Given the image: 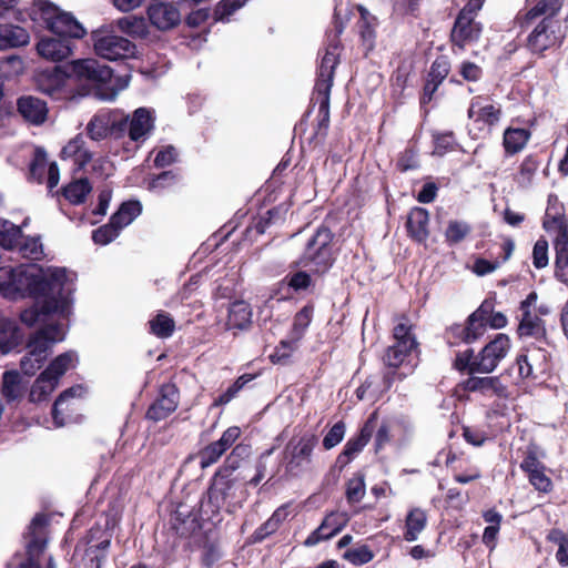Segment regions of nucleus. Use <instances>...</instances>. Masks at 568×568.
I'll use <instances>...</instances> for the list:
<instances>
[{
    "mask_svg": "<svg viewBox=\"0 0 568 568\" xmlns=\"http://www.w3.org/2000/svg\"><path fill=\"white\" fill-rule=\"evenodd\" d=\"M72 285L65 268H41L37 265H19L16 268H0V293L9 300L24 296L39 298L48 292L64 290Z\"/></svg>",
    "mask_w": 568,
    "mask_h": 568,
    "instance_id": "1",
    "label": "nucleus"
},
{
    "mask_svg": "<svg viewBox=\"0 0 568 568\" xmlns=\"http://www.w3.org/2000/svg\"><path fill=\"white\" fill-rule=\"evenodd\" d=\"M565 0H538L536 3L519 10L514 19V28L521 31L530 27L538 18L537 23L527 39L528 48L536 53L544 52L557 42L554 18L564 6Z\"/></svg>",
    "mask_w": 568,
    "mask_h": 568,
    "instance_id": "2",
    "label": "nucleus"
},
{
    "mask_svg": "<svg viewBox=\"0 0 568 568\" xmlns=\"http://www.w3.org/2000/svg\"><path fill=\"white\" fill-rule=\"evenodd\" d=\"M71 72L79 81L88 82L94 90V95L103 101L114 100L129 85L128 75L114 79L112 70L95 59L73 61Z\"/></svg>",
    "mask_w": 568,
    "mask_h": 568,
    "instance_id": "3",
    "label": "nucleus"
},
{
    "mask_svg": "<svg viewBox=\"0 0 568 568\" xmlns=\"http://www.w3.org/2000/svg\"><path fill=\"white\" fill-rule=\"evenodd\" d=\"M72 285H69L64 286V290H55V294L48 292L45 295L34 298V305L21 312V322L28 326H33L38 323H45L53 316L67 318L72 304Z\"/></svg>",
    "mask_w": 568,
    "mask_h": 568,
    "instance_id": "4",
    "label": "nucleus"
},
{
    "mask_svg": "<svg viewBox=\"0 0 568 568\" xmlns=\"http://www.w3.org/2000/svg\"><path fill=\"white\" fill-rule=\"evenodd\" d=\"M65 326L62 323L47 324L28 342V353L21 358L20 366L26 375H33L45 362L53 344L63 341Z\"/></svg>",
    "mask_w": 568,
    "mask_h": 568,
    "instance_id": "5",
    "label": "nucleus"
},
{
    "mask_svg": "<svg viewBox=\"0 0 568 568\" xmlns=\"http://www.w3.org/2000/svg\"><path fill=\"white\" fill-rule=\"evenodd\" d=\"M339 48L337 43L329 44L321 59L315 92L320 103L318 111L323 115V121L327 122L329 118V97L333 87L335 69L339 62Z\"/></svg>",
    "mask_w": 568,
    "mask_h": 568,
    "instance_id": "6",
    "label": "nucleus"
},
{
    "mask_svg": "<svg viewBox=\"0 0 568 568\" xmlns=\"http://www.w3.org/2000/svg\"><path fill=\"white\" fill-rule=\"evenodd\" d=\"M332 232L320 227L307 242L301 264L315 273L326 272L333 264Z\"/></svg>",
    "mask_w": 568,
    "mask_h": 568,
    "instance_id": "7",
    "label": "nucleus"
},
{
    "mask_svg": "<svg viewBox=\"0 0 568 568\" xmlns=\"http://www.w3.org/2000/svg\"><path fill=\"white\" fill-rule=\"evenodd\" d=\"M94 52L106 60L116 61L135 57L136 47L129 39L106 29L92 32Z\"/></svg>",
    "mask_w": 568,
    "mask_h": 568,
    "instance_id": "8",
    "label": "nucleus"
},
{
    "mask_svg": "<svg viewBox=\"0 0 568 568\" xmlns=\"http://www.w3.org/2000/svg\"><path fill=\"white\" fill-rule=\"evenodd\" d=\"M467 114L474 124L469 133L474 138H480L489 134L491 128L499 122L501 108L489 98L477 95L471 99Z\"/></svg>",
    "mask_w": 568,
    "mask_h": 568,
    "instance_id": "9",
    "label": "nucleus"
},
{
    "mask_svg": "<svg viewBox=\"0 0 568 568\" xmlns=\"http://www.w3.org/2000/svg\"><path fill=\"white\" fill-rule=\"evenodd\" d=\"M317 445V437L306 434L297 439H291L285 447V469L292 476L303 473L312 463L313 450Z\"/></svg>",
    "mask_w": 568,
    "mask_h": 568,
    "instance_id": "10",
    "label": "nucleus"
},
{
    "mask_svg": "<svg viewBox=\"0 0 568 568\" xmlns=\"http://www.w3.org/2000/svg\"><path fill=\"white\" fill-rule=\"evenodd\" d=\"M412 325L406 322H399L394 327V344L390 345L383 357L384 364L389 368L402 366L413 349L417 347V342L412 333Z\"/></svg>",
    "mask_w": 568,
    "mask_h": 568,
    "instance_id": "11",
    "label": "nucleus"
},
{
    "mask_svg": "<svg viewBox=\"0 0 568 568\" xmlns=\"http://www.w3.org/2000/svg\"><path fill=\"white\" fill-rule=\"evenodd\" d=\"M510 346L508 335L497 334L474 358L471 369L481 374L494 372L498 364L507 356Z\"/></svg>",
    "mask_w": 568,
    "mask_h": 568,
    "instance_id": "12",
    "label": "nucleus"
},
{
    "mask_svg": "<svg viewBox=\"0 0 568 568\" xmlns=\"http://www.w3.org/2000/svg\"><path fill=\"white\" fill-rule=\"evenodd\" d=\"M542 226L546 231L557 233L554 245L556 251L557 266H568V223L559 212L552 213V207H548L545 214Z\"/></svg>",
    "mask_w": 568,
    "mask_h": 568,
    "instance_id": "13",
    "label": "nucleus"
},
{
    "mask_svg": "<svg viewBox=\"0 0 568 568\" xmlns=\"http://www.w3.org/2000/svg\"><path fill=\"white\" fill-rule=\"evenodd\" d=\"M537 298V293L531 292L520 303L519 310L521 315L517 329L520 337H534L538 339L545 336L546 328L544 321L537 314L531 313V307L535 306Z\"/></svg>",
    "mask_w": 568,
    "mask_h": 568,
    "instance_id": "14",
    "label": "nucleus"
},
{
    "mask_svg": "<svg viewBox=\"0 0 568 568\" xmlns=\"http://www.w3.org/2000/svg\"><path fill=\"white\" fill-rule=\"evenodd\" d=\"M237 485L235 480L224 476H217L209 489V501L216 508H226L229 513L234 511L237 506Z\"/></svg>",
    "mask_w": 568,
    "mask_h": 568,
    "instance_id": "15",
    "label": "nucleus"
},
{
    "mask_svg": "<svg viewBox=\"0 0 568 568\" xmlns=\"http://www.w3.org/2000/svg\"><path fill=\"white\" fill-rule=\"evenodd\" d=\"M30 176L39 183L45 181L50 191L59 183V168L55 162H48L47 153L43 149L38 148L34 151V156L30 164Z\"/></svg>",
    "mask_w": 568,
    "mask_h": 568,
    "instance_id": "16",
    "label": "nucleus"
},
{
    "mask_svg": "<svg viewBox=\"0 0 568 568\" xmlns=\"http://www.w3.org/2000/svg\"><path fill=\"white\" fill-rule=\"evenodd\" d=\"M87 544L89 547L85 557L89 559V568H101L111 544V536L102 528L94 527L89 530Z\"/></svg>",
    "mask_w": 568,
    "mask_h": 568,
    "instance_id": "17",
    "label": "nucleus"
},
{
    "mask_svg": "<svg viewBox=\"0 0 568 568\" xmlns=\"http://www.w3.org/2000/svg\"><path fill=\"white\" fill-rule=\"evenodd\" d=\"M481 33V24L475 17L459 12L452 30V41L463 49L465 45L477 41Z\"/></svg>",
    "mask_w": 568,
    "mask_h": 568,
    "instance_id": "18",
    "label": "nucleus"
},
{
    "mask_svg": "<svg viewBox=\"0 0 568 568\" xmlns=\"http://www.w3.org/2000/svg\"><path fill=\"white\" fill-rule=\"evenodd\" d=\"M178 404V388L173 384H165L161 387L159 398L149 407L146 417L154 422L162 420L176 409Z\"/></svg>",
    "mask_w": 568,
    "mask_h": 568,
    "instance_id": "19",
    "label": "nucleus"
},
{
    "mask_svg": "<svg viewBox=\"0 0 568 568\" xmlns=\"http://www.w3.org/2000/svg\"><path fill=\"white\" fill-rule=\"evenodd\" d=\"M120 129H128L132 141L139 142L145 140L153 129V118L151 111L145 108L136 109L131 118H125L120 122Z\"/></svg>",
    "mask_w": 568,
    "mask_h": 568,
    "instance_id": "20",
    "label": "nucleus"
},
{
    "mask_svg": "<svg viewBox=\"0 0 568 568\" xmlns=\"http://www.w3.org/2000/svg\"><path fill=\"white\" fill-rule=\"evenodd\" d=\"M488 311L489 304L483 303L474 313L468 316L465 326L457 327V334L460 336L462 341L470 344L485 334L488 324Z\"/></svg>",
    "mask_w": 568,
    "mask_h": 568,
    "instance_id": "21",
    "label": "nucleus"
},
{
    "mask_svg": "<svg viewBox=\"0 0 568 568\" xmlns=\"http://www.w3.org/2000/svg\"><path fill=\"white\" fill-rule=\"evenodd\" d=\"M69 77L60 67L45 70L37 77L38 89L41 92L55 99L62 98V95L65 93Z\"/></svg>",
    "mask_w": 568,
    "mask_h": 568,
    "instance_id": "22",
    "label": "nucleus"
},
{
    "mask_svg": "<svg viewBox=\"0 0 568 568\" xmlns=\"http://www.w3.org/2000/svg\"><path fill=\"white\" fill-rule=\"evenodd\" d=\"M151 23L159 30H169L175 27L181 19L178 8L172 3L154 1L148 9Z\"/></svg>",
    "mask_w": 568,
    "mask_h": 568,
    "instance_id": "23",
    "label": "nucleus"
},
{
    "mask_svg": "<svg viewBox=\"0 0 568 568\" xmlns=\"http://www.w3.org/2000/svg\"><path fill=\"white\" fill-rule=\"evenodd\" d=\"M73 50L72 41L59 36L42 38L37 44L38 53L51 61H61L71 55Z\"/></svg>",
    "mask_w": 568,
    "mask_h": 568,
    "instance_id": "24",
    "label": "nucleus"
},
{
    "mask_svg": "<svg viewBox=\"0 0 568 568\" xmlns=\"http://www.w3.org/2000/svg\"><path fill=\"white\" fill-rule=\"evenodd\" d=\"M466 392L480 393L485 396L507 397V387L497 376H470L463 382Z\"/></svg>",
    "mask_w": 568,
    "mask_h": 568,
    "instance_id": "25",
    "label": "nucleus"
},
{
    "mask_svg": "<svg viewBox=\"0 0 568 568\" xmlns=\"http://www.w3.org/2000/svg\"><path fill=\"white\" fill-rule=\"evenodd\" d=\"M19 114L30 124L41 125L48 116L47 103L31 95L21 97L17 102Z\"/></svg>",
    "mask_w": 568,
    "mask_h": 568,
    "instance_id": "26",
    "label": "nucleus"
},
{
    "mask_svg": "<svg viewBox=\"0 0 568 568\" xmlns=\"http://www.w3.org/2000/svg\"><path fill=\"white\" fill-rule=\"evenodd\" d=\"M372 419H368L367 423L361 429L359 434L347 440L343 448V452L337 457V463L341 466L347 465L367 445L372 436Z\"/></svg>",
    "mask_w": 568,
    "mask_h": 568,
    "instance_id": "27",
    "label": "nucleus"
},
{
    "mask_svg": "<svg viewBox=\"0 0 568 568\" xmlns=\"http://www.w3.org/2000/svg\"><path fill=\"white\" fill-rule=\"evenodd\" d=\"M55 36L67 39H80L85 34L82 24L75 18L64 11H60L52 27L50 28Z\"/></svg>",
    "mask_w": 568,
    "mask_h": 568,
    "instance_id": "28",
    "label": "nucleus"
},
{
    "mask_svg": "<svg viewBox=\"0 0 568 568\" xmlns=\"http://www.w3.org/2000/svg\"><path fill=\"white\" fill-rule=\"evenodd\" d=\"M63 160H70L78 170L83 169L92 159V153L85 148L83 136L77 135L62 149Z\"/></svg>",
    "mask_w": 568,
    "mask_h": 568,
    "instance_id": "29",
    "label": "nucleus"
},
{
    "mask_svg": "<svg viewBox=\"0 0 568 568\" xmlns=\"http://www.w3.org/2000/svg\"><path fill=\"white\" fill-rule=\"evenodd\" d=\"M30 42L29 32L16 24L0 23V50L24 47Z\"/></svg>",
    "mask_w": 568,
    "mask_h": 568,
    "instance_id": "30",
    "label": "nucleus"
},
{
    "mask_svg": "<svg viewBox=\"0 0 568 568\" xmlns=\"http://www.w3.org/2000/svg\"><path fill=\"white\" fill-rule=\"evenodd\" d=\"M115 125L112 112L102 110L94 114L87 124V132L91 140L101 141L109 136Z\"/></svg>",
    "mask_w": 568,
    "mask_h": 568,
    "instance_id": "31",
    "label": "nucleus"
},
{
    "mask_svg": "<svg viewBox=\"0 0 568 568\" xmlns=\"http://www.w3.org/2000/svg\"><path fill=\"white\" fill-rule=\"evenodd\" d=\"M252 324V308L245 301H234L227 311V329H246Z\"/></svg>",
    "mask_w": 568,
    "mask_h": 568,
    "instance_id": "32",
    "label": "nucleus"
},
{
    "mask_svg": "<svg viewBox=\"0 0 568 568\" xmlns=\"http://www.w3.org/2000/svg\"><path fill=\"white\" fill-rule=\"evenodd\" d=\"M428 222L429 214L426 209H412L406 223L409 235L417 242H424L429 235Z\"/></svg>",
    "mask_w": 568,
    "mask_h": 568,
    "instance_id": "33",
    "label": "nucleus"
},
{
    "mask_svg": "<svg viewBox=\"0 0 568 568\" xmlns=\"http://www.w3.org/2000/svg\"><path fill=\"white\" fill-rule=\"evenodd\" d=\"M60 11L61 10L49 0H33L29 14L36 23L50 30Z\"/></svg>",
    "mask_w": 568,
    "mask_h": 568,
    "instance_id": "34",
    "label": "nucleus"
},
{
    "mask_svg": "<svg viewBox=\"0 0 568 568\" xmlns=\"http://www.w3.org/2000/svg\"><path fill=\"white\" fill-rule=\"evenodd\" d=\"M343 524L337 521V515L331 514L325 517L321 526L315 529L304 541L306 547H313L322 540H326L338 534Z\"/></svg>",
    "mask_w": 568,
    "mask_h": 568,
    "instance_id": "35",
    "label": "nucleus"
},
{
    "mask_svg": "<svg viewBox=\"0 0 568 568\" xmlns=\"http://www.w3.org/2000/svg\"><path fill=\"white\" fill-rule=\"evenodd\" d=\"M426 525V511L419 507L412 508L405 519L404 539L409 542L417 540Z\"/></svg>",
    "mask_w": 568,
    "mask_h": 568,
    "instance_id": "36",
    "label": "nucleus"
},
{
    "mask_svg": "<svg viewBox=\"0 0 568 568\" xmlns=\"http://www.w3.org/2000/svg\"><path fill=\"white\" fill-rule=\"evenodd\" d=\"M22 333L13 320L0 318V348L8 353L17 347L22 341Z\"/></svg>",
    "mask_w": 568,
    "mask_h": 568,
    "instance_id": "37",
    "label": "nucleus"
},
{
    "mask_svg": "<svg viewBox=\"0 0 568 568\" xmlns=\"http://www.w3.org/2000/svg\"><path fill=\"white\" fill-rule=\"evenodd\" d=\"M58 383L54 377L49 375V372H42L40 376L34 381L31 386L29 398L32 403H39L48 399L51 393L58 386Z\"/></svg>",
    "mask_w": 568,
    "mask_h": 568,
    "instance_id": "38",
    "label": "nucleus"
},
{
    "mask_svg": "<svg viewBox=\"0 0 568 568\" xmlns=\"http://www.w3.org/2000/svg\"><path fill=\"white\" fill-rule=\"evenodd\" d=\"M24 384L17 371H7L2 375L1 394L7 402H13L23 394Z\"/></svg>",
    "mask_w": 568,
    "mask_h": 568,
    "instance_id": "39",
    "label": "nucleus"
},
{
    "mask_svg": "<svg viewBox=\"0 0 568 568\" xmlns=\"http://www.w3.org/2000/svg\"><path fill=\"white\" fill-rule=\"evenodd\" d=\"M530 133L526 129L508 128L504 132V148L507 154L513 155L520 152L527 144Z\"/></svg>",
    "mask_w": 568,
    "mask_h": 568,
    "instance_id": "40",
    "label": "nucleus"
},
{
    "mask_svg": "<svg viewBox=\"0 0 568 568\" xmlns=\"http://www.w3.org/2000/svg\"><path fill=\"white\" fill-rule=\"evenodd\" d=\"M142 206L138 201H130L123 203L120 209L111 216L110 222L122 230L133 222V220L141 214Z\"/></svg>",
    "mask_w": 568,
    "mask_h": 568,
    "instance_id": "41",
    "label": "nucleus"
},
{
    "mask_svg": "<svg viewBox=\"0 0 568 568\" xmlns=\"http://www.w3.org/2000/svg\"><path fill=\"white\" fill-rule=\"evenodd\" d=\"M92 186L88 179H78L70 182L63 189L64 197L72 204H80L84 202L87 195L91 192Z\"/></svg>",
    "mask_w": 568,
    "mask_h": 568,
    "instance_id": "42",
    "label": "nucleus"
},
{
    "mask_svg": "<svg viewBox=\"0 0 568 568\" xmlns=\"http://www.w3.org/2000/svg\"><path fill=\"white\" fill-rule=\"evenodd\" d=\"M78 362V355L75 352H65L53 359L44 372H49L51 377H54L57 382L59 378L70 368L74 367Z\"/></svg>",
    "mask_w": 568,
    "mask_h": 568,
    "instance_id": "43",
    "label": "nucleus"
},
{
    "mask_svg": "<svg viewBox=\"0 0 568 568\" xmlns=\"http://www.w3.org/2000/svg\"><path fill=\"white\" fill-rule=\"evenodd\" d=\"M149 324L151 333L160 338L170 337L175 329L174 320L165 312H160Z\"/></svg>",
    "mask_w": 568,
    "mask_h": 568,
    "instance_id": "44",
    "label": "nucleus"
},
{
    "mask_svg": "<svg viewBox=\"0 0 568 568\" xmlns=\"http://www.w3.org/2000/svg\"><path fill=\"white\" fill-rule=\"evenodd\" d=\"M21 239V229L8 220L0 219V245L3 248L12 250Z\"/></svg>",
    "mask_w": 568,
    "mask_h": 568,
    "instance_id": "45",
    "label": "nucleus"
},
{
    "mask_svg": "<svg viewBox=\"0 0 568 568\" xmlns=\"http://www.w3.org/2000/svg\"><path fill=\"white\" fill-rule=\"evenodd\" d=\"M312 317L313 307L304 306L294 316L293 325L288 335L301 342L312 322Z\"/></svg>",
    "mask_w": 568,
    "mask_h": 568,
    "instance_id": "46",
    "label": "nucleus"
},
{
    "mask_svg": "<svg viewBox=\"0 0 568 568\" xmlns=\"http://www.w3.org/2000/svg\"><path fill=\"white\" fill-rule=\"evenodd\" d=\"M300 341L287 335L275 347L274 352L270 355V359L274 364L286 363L291 356L297 351Z\"/></svg>",
    "mask_w": 568,
    "mask_h": 568,
    "instance_id": "47",
    "label": "nucleus"
},
{
    "mask_svg": "<svg viewBox=\"0 0 568 568\" xmlns=\"http://www.w3.org/2000/svg\"><path fill=\"white\" fill-rule=\"evenodd\" d=\"M84 393V388L81 385H77L65 389L63 393L54 402L52 408V417L55 426L61 427L64 425V419L59 417L60 412L62 410V406L69 402V399H73L75 397H81Z\"/></svg>",
    "mask_w": 568,
    "mask_h": 568,
    "instance_id": "48",
    "label": "nucleus"
},
{
    "mask_svg": "<svg viewBox=\"0 0 568 568\" xmlns=\"http://www.w3.org/2000/svg\"><path fill=\"white\" fill-rule=\"evenodd\" d=\"M24 70V63L21 57L12 54L0 59V75L10 79L21 74Z\"/></svg>",
    "mask_w": 568,
    "mask_h": 568,
    "instance_id": "49",
    "label": "nucleus"
},
{
    "mask_svg": "<svg viewBox=\"0 0 568 568\" xmlns=\"http://www.w3.org/2000/svg\"><path fill=\"white\" fill-rule=\"evenodd\" d=\"M16 247L19 248V252L23 257L30 260H39L43 253L42 244L40 243V240L37 237H27L23 240L21 237Z\"/></svg>",
    "mask_w": 568,
    "mask_h": 568,
    "instance_id": "50",
    "label": "nucleus"
},
{
    "mask_svg": "<svg viewBox=\"0 0 568 568\" xmlns=\"http://www.w3.org/2000/svg\"><path fill=\"white\" fill-rule=\"evenodd\" d=\"M470 232V226L463 221H449L445 237L450 244H456L463 241Z\"/></svg>",
    "mask_w": 568,
    "mask_h": 568,
    "instance_id": "51",
    "label": "nucleus"
},
{
    "mask_svg": "<svg viewBox=\"0 0 568 568\" xmlns=\"http://www.w3.org/2000/svg\"><path fill=\"white\" fill-rule=\"evenodd\" d=\"M120 29L129 34L143 37L146 31L145 20L138 17H125L118 21Z\"/></svg>",
    "mask_w": 568,
    "mask_h": 568,
    "instance_id": "52",
    "label": "nucleus"
},
{
    "mask_svg": "<svg viewBox=\"0 0 568 568\" xmlns=\"http://www.w3.org/2000/svg\"><path fill=\"white\" fill-rule=\"evenodd\" d=\"M224 453L216 442L211 443L199 453L201 467L206 468L215 464Z\"/></svg>",
    "mask_w": 568,
    "mask_h": 568,
    "instance_id": "53",
    "label": "nucleus"
},
{
    "mask_svg": "<svg viewBox=\"0 0 568 568\" xmlns=\"http://www.w3.org/2000/svg\"><path fill=\"white\" fill-rule=\"evenodd\" d=\"M359 33L366 48L371 50L374 45L375 31L369 21V13L364 8H359Z\"/></svg>",
    "mask_w": 568,
    "mask_h": 568,
    "instance_id": "54",
    "label": "nucleus"
},
{
    "mask_svg": "<svg viewBox=\"0 0 568 568\" xmlns=\"http://www.w3.org/2000/svg\"><path fill=\"white\" fill-rule=\"evenodd\" d=\"M345 430L346 426L343 422L334 424L323 438V447L329 450L337 446L343 440Z\"/></svg>",
    "mask_w": 568,
    "mask_h": 568,
    "instance_id": "55",
    "label": "nucleus"
},
{
    "mask_svg": "<svg viewBox=\"0 0 568 568\" xmlns=\"http://www.w3.org/2000/svg\"><path fill=\"white\" fill-rule=\"evenodd\" d=\"M120 230L111 222L93 231L92 240L97 244L106 245L119 235Z\"/></svg>",
    "mask_w": 568,
    "mask_h": 568,
    "instance_id": "56",
    "label": "nucleus"
},
{
    "mask_svg": "<svg viewBox=\"0 0 568 568\" xmlns=\"http://www.w3.org/2000/svg\"><path fill=\"white\" fill-rule=\"evenodd\" d=\"M344 558L354 565H364L369 562L374 555L367 546L348 549L344 554Z\"/></svg>",
    "mask_w": 568,
    "mask_h": 568,
    "instance_id": "57",
    "label": "nucleus"
},
{
    "mask_svg": "<svg viewBox=\"0 0 568 568\" xmlns=\"http://www.w3.org/2000/svg\"><path fill=\"white\" fill-rule=\"evenodd\" d=\"M449 68L450 67H449V62H448L447 58H445V57L437 58L430 67V71L428 73V79L435 81L436 83H442L444 81V79L448 75Z\"/></svg>",
    "mask_w": 568,
    "mask_h": 568,
    "instance_id": "58",
    "label": "nucleus"
},
{
    "mask_svg": "<svg viewBox=\"0 0 568 568\" xmlns=\"http://www.w3.org/2000/svg\"><path fill=\"white\" fill-rule=\"evenodd\" d=\"M532 263L536 268H544L548 265V242L539 239L532 248Z\"/></svg>",
    "mask_w": 568,
    "mask_h": 568,
    "instance_id": "59",
    "label": "nucleus"
},
{
    "mask_svg": "<svg viewBox=\"0 0 568 568\" xmlns=\"http://www.w3.org/2000/svg\"><path fill=\"white\" fill-rule=\"evenodd\" d=\"M246 3V0H223L215 9L216 20H224L231 16L235 10L242 8Z\"/></svg>",
    "mask_w": 568,
    "mask_h": 568,
    "instance_id": "60",
    "label": "nucleus"
},
{
    "mask_svg": "<svg viewBox=\"0 0 568 568\" xmlns=\"http://www.w3.org/2000/svg\"><path fill=\"white\" fill-rule=\"evenodd\" d=\"M365 495V484L362 477H354L348 480L346 496L348 501L357 503Z\"/></svg>",
    "mask_w": 568,
    "mask_h": 568,
    "instance_id": "61",
    "label": "nucleus"
},
{
    "mask_svg": "<svg viewBox=\"0 0 568 568\" xmlns=\"http://www.w3.org/2000/svg\"><path fill=\"white\" fill-rule=\"evenodd\" d=\"M287 285L294 291L306 290L311 285V276L306 272H296L285 277Z\"/></svg>",
    "mask_w": 568,
    "mask_h": 568,
    "instance_id": "62",
    "label": "nucleus"
},
{
    "mask_svg": "<svg viewBox=\"0 0 568 568\" xmlns=\"http://www.w3.org/2000/svg\"><path fill=\"white\" fill-rule=\"evenodd\" d=\"M538 169V163L532 158H526L519 171V182L523 184H529Z\"/></svg>",
    "mask_w": 568,
    "mask_h": 568,
    "instance_id": "63",
    "label": "nucleus"
},
{
    "mask_svg": "<svg viewBox=\"0 0 568 568\" xmlns=\"http://www.w3.org/2000/svg\"><path fill=\"white\" fill-rule=\"evenodd\" d=\"M530 484L539 491L547 493L551 489L552 483L545 474V467L528 475Z\"/></svg>",
    "mask_w": 568,
    "mask_h": 568,
    "instance_id": "64",
    "label": "nucleus"
}]
</instances>
